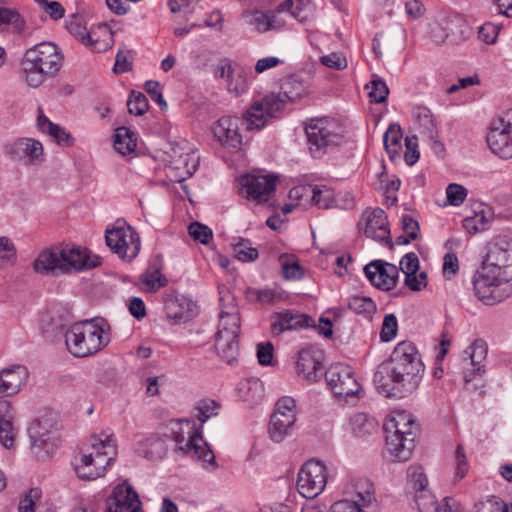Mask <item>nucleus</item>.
Listing matches in <instances>:
<instances>
[{
    "mask_svg": "<svg viewBox=\"0 0 512 512\" xmlns=\"http://www.w3.org/2000/svg\"><path fill=\"white\" fill-rule=\"evenodd\" d=\"M436 512H465L461 503L454 497H444L438 502Z\"/></svg>",
    "mask_w": 512,
    "mask_h": 512,
    "instance_id": "64",
    "label": "nucleus"
},
{
    "mask_svg": "<svg viewBox=\"0 0 512 512\" xmlns=\"http://www.w3.org/2000/svg\"><path fill=\"white\" fill-rule=\"evenodd\" d=\"M429 38L437 45L443 44L449 36L448 23L432 22L429 25Z\"/></svg>",
    "mask_w": 512,
    "mask_h": 512,
    "instance_id": "57",
    "label": "nucleus"
},
{
    "mask_svg": "<svg viewBox=\"0 0 512 512\" xmlns=\"http://www.w3.org/2000/svg\"><path fill=\"white\" fill-rule=\"evenodd\" d=\"M65 27L67 31L83 45L95 48L96 41L92 40L81 16L78 14H72L66 20Z\"/></svg>",
    "mask_w": 512,
    "mask_h": 512,
    "instance_id": "33",
    "label": "nucleus"
},
{
    "mask_svg": "<svg viewBox=\"0 0 512 512\" xmlns=\"http://www.w3.org/2000/svg\"><path fill=\"white\" fill-rule=\"evenodd\" d=\"M364 234L371 239L385 244L389 248L393 247L387 216L381 208L367 210L363 214Z\"/></svg>",
    "mask_w": 512,
    "mask_h": 512,
    "instance_id": "22",
    "label": "nucleus"
},
{
    "mask_svg": "<svg viewBox=\"0 0 512 512\" xmlns=\"http://www.w3.org/2000/svg\"><path fill=\"white\" fill-rule=\"evenodd\" d=\"M303 192L306 194H311L312 203L319 208L329 209L332 207H341V208H349L353 206V199L349 200L345 199L346 203L344 205L340 204L341 194L335 195L333 190L325 185H315V186H302L294 188L290 191L291 197H299L303 195Z\"/></svg>",
    "mask_w": 512,
    "mask_h": 512,
    "instance_id": "20",
    "label": "nucleus"
},
{
    "mask_svg": "<svg viewBox=\"0 0 512 512\" xmlns=\"http://www.w3.org/2000/svg\"><path fill=\"white\" fill-rule=\"evenodd\" d=\"M325 379L333 393L339 397L354 396L360 390L353 369L345 364L331 365L325 372Z\"/></svg>",
    "mask_w": 512,
    "mask_h": 512,
    "instance_id": "17",
    "label": "nucleus"
},
{
    "mask_svg": "<svg viewBox=\"0 0 512 512\" xmlns=\"http://www.w3.org/2000/svg\"><path fill=\"white\" fill-rule=\"evenodd\" d=\"M100 264L101 258L91 256L87 249L65 247L41 252L34 261V269L44 275L59 276L91 269Z\"/></svg>",
    "mask_w": 512,
    "mask_h": 512,
    "instance_id": "3",
    "label": "nucleus"
},
{
    "mask_svg": "<svg viewBox=\"0 0 512 512\" xmlns=\"http://www.w3.org/2000/svg\"><path fill=\"white\" fill-rule=\"evenodd\" d=\"M241 390L247 392L243 395V400L249 404H256L263 397V385L259 380L246 381L242 384Z\"/></svg>",
    "mask_w": 512,
    "mask_h": 512,
    "instance_id": "47",
    "label": "nucleus"
},
{
    "mask_svg": "<svg viewBox=\"0 0 512 512\" xmlns=\"http://www.w3.org/2000/svg\"><path fill=\"white\" fill-rule=\"evenodd\" d=\"M6 154L17 161L26 164H39L44 161L42 143L33 138H20L5 146Z\"/></svg>",
    "mask_w": 512,
    "mask_h": 512,
    "instance_id": "21",
    "label": "nucleus"
},
{
    "mask_svg": "<svg viewBox=\"0 0 512 512\" xmlns=\"http://www.w3.org/2000/svg\"><path fill=\"white\" fill-rule=\"evenodd\" d=\"M499 34V28L492 23H485L478 31L479 39L486 44H494Z\"/></svg>",
    "mask_w": 512,
    "mask_h": 512,
    "instance_id": "60",
    "label": "nucleus"
},
{
    "mask_svg": "<svg viewBox=\"0 0 512 512\" xmlns=\"http://www.w3.org/2000/svg\"><path fill=\"white\" fill-rule=\"evenodd\" d=\"M413 116L428 136L432 137L435 131V123L431 111L424 106H417L413 109Z\"/></svg>",
    "mask_w": 512,
    "mask_h": 512,
    "instance_id": "45",
    "label": "nucleus"
},
{
    "mask_svg": "<svg viewBox=\"0 0 512 512\" xmlns=\"http://www.w3.org/2000/svg\"><path fill=\"white\" fill-rule=\"evenodd\" d=\"M227 90L229 93L239 96L248 89V77L246 71L237 66L234 72L227 79Z\"/></svg>",
    "mask_w": 512,
    "mask_h": 512,
    "instance_id": "37",
    "label": "nucleus"
},
{
    "mask_svg": "<svg viewBox=\"0 0 512 512\" xmlns=\"http://www.w3.org/2000/svg\"><path fill=\"white\" fill-rule=\"evenodd\" d=\"M164 310L174 324L186 323L195 315V305L184 296L169 295L165 299Z\"/></svg>",
    "mask_w": 512,
    "mask_h": 512,
    "instance_id": "28",
    "label": "nucleus"
},
{
    "mask_svg": "<svg viewBox=\"0 0 512 512\" xmlns=\"http://www.w3.org/2000/svg\"><path fill=\"white\" fill-rule=\"evenodd\" d=\"M105 512H141L137 492L126 482L117 485L107 500Z\"/></svg>",
    "mask_w": 512,
    "mask_h": 512,
    "instance_id": "23",
    "label": "nucleus"
},
{
    "mask_svg": "<svg viewBox=\"0 0 512 512\" xmlns=\"http://www.w3.org/2000/svg\"><path fill=\"white\" fill-rule=\"evenodd\" d=\"M355 493L358 501H355L361 507L376 506L377 499L374 484L366 478H360L354 484Z\"/></svg>",
    "mask_w": 512,
    "mask_h": 512,
    "instance_id": "34",
    "label": "nucleus"
},
{
    "mask_svg": "<svg viewBox=\"0 0 512 512\" xmlns=\"http://www.w3.org/2000/svg\"><path fill=\"white\" fill-rule=\"evenodd\" d=\"M235 257L242 262H252L258 258V251L256 248L250 246V241L244 238L232 243Z\"/></svg>",
    "mask_w": 512,
    "mask_h": 512,
    "instance_id": "40",
    "label": "nucleus"
},
{
    "mask_svg": "<svg viewBox=\"0 0 512 512\" xmlns=\"http://www.w3.org/2000/svg\"><path fill=\"white\" fill-rule=\"evenodd\" d=\"M136 140L133 133L127 127H119L114 135V148L121 155H127L136 148Z\"/></svg>",
    "mask_w": 512,
    "mask_h": 512,
    "instance_id": "36",
    "label": "nucleus"
},
{
    "mask_svg": "<svg viewBox=\"0 0 512 512\" xmlns=\"http://www.w3.org/2000/svg\"><path fill=\"white\" fill-rule=\"evenodd\" d=\"M91 448L90 453H81L73 460L74 470L82 480L90 481L104 476L116 455V445L109 435L103 439L93 436Z\"/></svg>",
    "mask_w": 512,
    "mask_h": 512,
    "instance_id": "7",
    "label": "nucleus"
},
{
    "mask_svg": "<svg viewBox=\"0 0 512 512\" xmlns=\"http://www.w3.org/2000/svg\"><path fill=\"white\" fill-rule=\"evenodd\" d=\"M486 141L497 157L503 160L512 158V110L491 123Z\"/></svg>",
    "mask_w": 512,
    "mask_h": 512,
    "instance_id": "13",
    "label": "nucleus"
},
{
    "mask_svg": "<svg viewBox=\"0 0 512 512\" xmlns=\"http://www.w3.org/2000/svg\"><path fill=\"white\" fill-rule=\"evenodd\" d=\"M400 269L405 274V277L409 274L418 272L419 270V259L413 252L404 255L400 261Z\"/></svg>",
    "mask_w": 512,
    "mask_h": 512,
    "instance_id": "62",
    "label": "nucleus"
},
{
    "mask_svg": "<svg viewBox=\"0 0 512 512\" xmlns=\"http://www.w3.org/2000/svg\"><path fill=\"white\" fill-rule=\"evenodd\" d=\"M493 218L494 213L492 208L487 205H482L481 209L475 211L473 216H468L463 219V227L472 234L482 232L490 227Z\"/></svg>",
    "mask_w": 512,
    "mask_h": 512,
    "instance_id": "31",
    "label": "nucleus"
},
{
    "mask_svg": "<svg viewBox=\"0 0 512 512\" xmlns=\"http://www.w3.org/2000/svg\"><path fill=\"white\" fill-rule=\"evenodd\" d=\"M141 283L145 286V291L155 292L167 285V278L160 272L158 268L153 271H147L140 278Z\"/></svg>",
    "mask_w": 512,
    "mask_h": 512,
    "instance_id": "42",
    "label": "nucleus"
},
{
    "mask_svg": "<svg viewBox=\"0 0 512 512\" xmlns=\"http://www.w3.org/2000/svg\"><path fill=\"white\" fill-rule=\"evenodd\" d=\"M190 236L202 244H208L213 237L212 230L199 222H193L188 227Z\"/></svg>",
    "mask_w": 512,
    "mask_h": 512,
    "instance_id": "56",
    "label": "nucleus"
},
{
    "mask_svg": "<svg viewBox=\"0 0 512 512\" xmlns=\"http://www.w3.org/2000/svg\"><path fill=\"white\" fill-rule=\"evenodd\" d=\"M63 56L57 45L42 42L26 50L20 66L21 77L31 88H38L62 67Z\"/></svg>",
    "mask_w": 512,
    "mask_h": 512,
    "instance_id": "4",
    "label": "nucleus"
},
{
    "mask_svg": "<svg viewBox=\"0 0 512 512\" xmlns=\"http://www.w3.org/2000/svg\"><path fill=\"white\" fill-rule=\"evenodd\" d=\"M16 412L10 402L0 401V443L5 448H11L17 435L15 427Z\"/></svg>",
    "mask_w": 512,
    "mask_h": 512,
    "instance_id": "29",
    "label": "nucleus"
},
{
    "mask_svg": "<svg viewBox=\"0 0 512 512\" xmlns=\"http://www.w3.org/2000/svg\"><path fill=\"white\" fill-rule=\"evenodd\" d=\"M364 273L373 286L381 290L393 289L398 281L399 271L394 264L374 260L364 267Z\"/></svg>",
    "mask_w": 512,
    "mask_h": 512,
    "instance_id": "19",
    "label": "nucleus"
},
{
    "mask_svg": "<svg viewBox=\"0 0 512 512\" xmlns=\"http://www.w3.org/2000/svg\"><path fill=\"white\" fill-rule=\"evenodd\" d=\"M133 67V52L126 48H120L116 54L114 72L125 73L132 70Z\"/></svg>",
    "mask_w": 512,
    "mask_h": 512,
    "instance_id": "52",
    "label": "nucleus"
},
{
    "mask_svg": "<svg viewBox=\"0 0 512 512\" xmlns=\"http://www.w3.org/2000/svg\"><path fill=\"white\" fill-rule=\"evenodd\" d=\"M171 438L179 445L180 451L202 460L207 470L215 471L217 469L215 454L203 439L193 420L173 421L171 423Z\"/></svg>",
    "mask_w": 512,
    "mask_h": 512,
    "instance_id": "8",
    "label": "nucleus"
},
{
    "mask_svg": "<svg viewBox=\"0 0 512 512\" xmlns=\"http://www.w3.org/2000/svg\"><path fill=\"white\" fill-rule=\"evenodd\" d=\"M367 89H369V97L376 103L386 101L389 94L386 83L380 78L373 79L370 84L367 85Z\"/></svg>",
    "mask_w": 512,
    "mask_h": 512,
    "instance_id": "51",
    "label": "nucleus"
},
{
    "mask_svg": "<svg viewBox=\"0 0 512 512\" xmlns=\"http://www.w3.org/2000/svg\"><path fill=\"white\" fill-rule=\"evenodd\" d=\"M280 14L278 7L269 12L253 9L243 11L241 18L245 24L252 26L257 32L265 33L271 30H279L285 26L286 21Z\"/></svg>",
    "mask_w": 512,
    "mask_h": 512,
    "instance_id": "25",
    "label": "nucleus"
},
{
    "mask_svg": "<svg viewBox=\"0 0 512 512\" xmlns=\"http://www.w3.org/2000/svg\"><path fill=\"white\" fill-rule=\"evenodd\" d=\"M307 142L314 158L322 157L329 147L345 141V128L336 119L323 117L312 119L305 127Z\"/></svg>",
    "mask_w": 512,
    "mask_h": 512,
    "instance_id": "10",
    "label": "nucleus"
},
{
    "mask_svg": "<svg viewBox=\"0 0 512 512\" xmlns=\"http://www.w3.org/2000/svg\"><path fill=\"white\" fill-rule=\"evenodd\" d=\"M242 126H245L246 130H256V128H248L246 113L242 118L225 116L213 125V135L223 148L235 153L242 149L243 137L240 132Z\"/></svg>",
    "mask_w": 512,
    "mask_h": 512,
    "instance_id": "14",
    "label": "nucleus"
},
{
    "mask_svg": "<svg viewBox=\"0 0 512 512\" xmlns=\"http://www.w3.org/2000/svg\"><path fill=\"white\" fill-rule=\"evenodd\" d=\"M49 424L47 420H34L29 428L28 435L31 439L32 446H42L49 440Z\"/></svg>",
    "mask_w": 512,
    "mask_h": 512,
    "instance_id": "39",
    "label": "nucleus"
},
{
    "mask_svg": "<svg viewBox=\"0 0 512 512\" xmlns=\"http://www.w3.org/2000/svg\"><path fill=\"white\" fill-rule=\"evenodd\" d=\"M29 378L28 369L24 365H12L0 370V399L17 395Z\"/></svg>",
    "mask_w": 512,
    "mask_h": 512,
    "instance_id": "24",
    "label": "nucleus"
},
{
    "mask_svg": "<svg viewBox=\"0 0 512 512\" xmlns=\"http://www.w3.org/2000/svg\"><path fill=\"white\" fill-rule=\"evenodd\" d=\"M414 501L418 512H436L438 501L430 491L416 493Z\"/></svg>",
    "mask_w": 512,
    "mask_h": 512,
    "instance_id": "53",
    "label": "nucleus"
},
{
    "mask_svg": "<svg viewBox=\"0 0 512 512\" xmlns=\"http://www.w3.org/2000/svg\"><path fill=\"white\" fill-rule=\"evenodd\" d=\"M127 107L130 114L141 116L149 108L148 100L143 93L132 91L127 101Z\"/></svg>",
    "mask_w": 512,
    "mask_h": 512,
    "instance_id": "48",
    "label": "nucleus"
},
{
    "mask_svg": "<svg viewBox=\"0 0 512 512\" xmlns=\"http://www.w3.org/2000/svg\"><path fill=\"white\" fill-rule=\"evenodd\" d=\"M424 371L416 346L403 341L396 345L390 359L377 367L373 382L385 397L404 398L419 387Z\"/></svg>",
    "mask_w": 512,
    "mask_h": 512,
    "instance_id": "1",
    "label": "nucleus"
},
{
    "mask_svg": "<svg viewBox=\"0 0 512 512\" xmlns=\"http://www.w3.org/2000/svg\"><path fill=\"white\" fill-rule=\"evenodd\" d=\"M386 448L390 456L399 462L410 459L415 447L418 424L406 411H395L384 424Z\"/></svg>",
    "mask_w": 512,
    "mask_h": 512,
    "instance_id": "6",
    "label": "nucleus"
},
{
    "mask_svg": "<svg viewBox=\"0 0 512 512\" xmlns=\"http://www.w3.org/2000/svg\"><path fill=\"white\" fill-rule=\"evenodd\" d=\"M240 193L247 199L265 202L276 189L273 175L247 174L239 179Z\"/></svg>",
    "mask_w": 512,
    "mask_h": 512,
    "instance_id": "18",
    "label": "nucleus"
},
{
    "mask_svg": "<svg viewBox=\"0 0 512 512\" xmlns=\"http://www.w3.org/2000/svg\"><path fill=\"white\" fill-rule=\"evenodd\" d=\"M250 293L262 305H274L283 300L281 293L274 289H253Z\"/></svg>",
    "mask_w": 512,
    "mask_h": 512,
    "instance_id": "54",
    "label": "nucleus"
},
{
    "mask_svg": "<svg viewBox=\"0 0 512 512\" xmlns=\"http://www.w3.org/2000/svg\"><path fill=\"white\" fill-rule=\"evenodd\" d=\"M215 347L218 355L232 364L239 355L240 315L238 307L231 301L223 304L219 315Z\"/></svg>",
    "mask_w": 512,
    "mask_h": 512,
    "instance_id": "9",
    "label": "nucleus"
},
{
    "mask_svg": "<svg viewBox=\"0 0 512 512\" xmlns=\"http://www.w3.org/2000/svg\"><path fill=\"white\" fill-rule=\"evenodd\" d=\"M446 196L450 205L459 206L467 196V189L460 184L451 183L446 188Z\"/></svg>",
    "mask_w": 512,
    "mask_h": 512,
    "instance_id": "55",
    "label": "nucleus"
},
{
    "mask_svg": "<svg viewBox=\"0 0 512 512\" xmlns=\"http://www.w3.org/2000/svg\"><path fill=\"white\" fill-rule=\"evenodd\" d=\"M17 258L14 243L6 236H0V267L11 266Z\"/></svg>",
    "mask_w": 512,
    "mask_h": 512,
    "instance_id": "43",
    "label": "nucleus"
},
{
    "mask_svg": "<svg viewBox=\"0 0 512 512\" xmlns=\"http://www.w3.org/2000/svg\"><path fill=\"white\" fill-rule=\"evenodd\" d=\"M353 432L357 436L370 434L374 429V421L369 419L365 413H356L350 419Z\"/></svg>",
    "mask_w": 512,
    "mask_h": 512,
    "instance_id": "46",
    "label": "nucleus"
},
{
    "mask_svg": "<svg viewBox=\"0 0 512 512\" xmlns=\"http://www.w3.org/2000/svg\"><path fill=\"white\" fill-rule=\"evenodd\" d=\"M512 240L496 238L489 246L483 265L474 275L476 297L485 305H495L512 295Z\"/></svg>",
    "mask_w": 512,
    "mask_h": 512,
    "instance_id": "2",
    "label": "nucleus"
},
{
    "mask_svg": "<svg viewBox=\"0 0 512 512\" xmlns=\"http://www.w3.org/2000/svg\"><path fill=\"white\" fill-rule=\"evenodd\" d=\"M105 240L107 246L126 261L133 260L140 251L139 235L131 226L106 230Z\"/></svg>",
    "mask_w": 512,
    "mask_h": 512,
    "instance_id": "15",
    "label": "nucleus"
},
{
    "mask_svg": "<svg viewBox=\"0 0 512 512\" xmlns=\"http://www.w3.org/2000/svg\"><path fill=\"white\" fill-rule=\"evenodd\" d=\"M285 104V99L279 93L269 94L261 101L255 102L246 111L248 128H256V130H260L267 124L268 119L279 117L285 107Z\"/></svg>",
    "mask_w": 512,
    "mask_h": 512,
    "instance_id": "16",
    "label": "nucleus"
},
{
    "mask_svg": "<svg viewBox=\"0 0 512 512\" xmlns=\"http://www.w3.org/2000/svg\"><path fill=\"white\" fill-rule=\"evenodd\" d=\"M297 372L310 382H315L323 370L321 353L312 347L304 348L298 353Z\"/></svg>",
    "mask_w": 512,
    "mask_h": 512,
    "instance_id": "27",
    "label": "nucleus"
},
{
    "mask_svg": "<svg viewBox=\"0 0 512 512\" xmlns=\"http://www.w3.org/2000/svg\"><path fill=\"white\" fill-rule=\"evenodd\" d=\"M398 331V320L397 317L390 313L384 316L382 327L380 331V339L382 342H389L393 340Z\"/></svg>",
    "mask_w": 512,
    "mask_h": 512,
    "instance_id": "50",
    "label": "nucleus"
},
{
    "mask_svg": "<svg viewBox=\"0 0 512 512\" xmlns=\"http://www.w3.org/2000/svg\"><path fill=\"white\" fill-rule=\"evenodd\" d=\"M402 131L399 125L391 124L383 136L384 147L393 161L400 156Z\"/></svg>",
    "mask_w": 512,
    "mask_h": 512,
    "instance_id": "35",
    "label": "nucleus"
},
{
    "mask_svg": "<svg viewBox=\"0 0 512 512\" xmlns=\"http://www.w3.org/2000/svg\"><path fill=\"white\" fill-rule=\"evenodd\" d=\"M314 326L313 319L306 314L292 311L275 312L271 315V333L279 335L286 331H296Z\"/></svg>",
    "mask_w": 512,
    "mask_h": 512,
    "instance_id": "26",
    "label": "nucleus"
},
{
    "mask_svg": "<svg viewBox=\"0 0 512 512\" xmlns=\"http://www.w3.org/2000/svg\"><path fill=\"white\" fill-rule=\"evenodd\" d=\"M108 324L103 320H84L72 324L65 332V344L75 357H87L110 342Z\"/></svg>",
    "mask_w": 512,
    "mask_h": 512,
    "instance_id": "5",
    "label": "nucleus"
},
{
    "mask_svg": "<svg viewBox=\"0 0 512 512\" xmlns=\"http://www.w3.org/2000/svg\"><path fill=\"white\" fill-rule=\"evenodd\" d=\"M278 12H288L289 15L299 22H306L313 12L311 0H285L278 5Z\"/></svg>",
    "mask_w": 512,
    "mask_h": 512,
    "instance_id": "32",
    "label": "nucleus"
},
{
    "mask_svg": "<svg viewBox=\"0 0 512 512\" xmlns=\"http://www.w3.org/2000/svg\"><path fill=\"white\" fill-rule=\"evenodd\" d=\"M328 480L325 464L319 460H309L300 469L297 477V490L307 499H314L320 495Z\"/></svg>",
    "mask_w": 512,
    "mask_h": 512,
    "instance_id": "12",
    "label": "nucleus"
},
{
    "mask_svg": "<svg viewBox=\"0 0 512 512\" xmlns=\"http://www.w3.org/2000/svg\"><path fill=\"white\" fill-rule=\"evenodd\" d=\"M488 347L484 340L476 339L464 351L463 367L464 380L468 391L477 392L479 396H484L483 390L485 382L483 375L485 374L482 363L487 357Z\"/></svg>",
    "mask_w": 512,
    "mask_h": 512,
    "instance_id": "11",
    "label": "nucleus"
},
{
    "mask_svg": "<svg viewBox=\"0 0 512 512\" xmlns=\"http://www.w3.org/2000/svg\"><path fill=\"white\" fill-rule=\"evenodd\" d=\"M455 463H456V471H455V479L461 480L465 477L468 472L469 465L464 453V448L462 445H458L455 451Z\"/></svg>",
    "mask_w": 512,
    "mask_h": 512,
    "instance_id": "59",
    "label": "nucleus"
},
{
    "mask_svg": "<svg viewBox=\"0 0 512 512\" xmlns=\"http://www.w3.org/2000/svg\"><path fill=\"white\" fill-rule=\"evenodd\" d=\"M321 64L328 68L343 70L347 67V59L340 52H333L320 58Z\"/></svg>",
    "mask_w": 512,
    "mask_h": 512,
    "instance_id": "58",
    "label": "nucleus"
},
{
    "mask_svg": "<svg viewBox=\"0 0 512 512\" xmlns=\"http://www.w3.org/2000/svg\"><path fill=\"white\" fill-rule=\"evenodd\" d=\"M279 94L283 96L286 102H294L306 94V87L301 81L290 78L284 82L282 92Z\"/></svg>",
    "mask_w": 512,
    "mask_h": 512,
    "instance_id": "41",
    "label": "nucleus"
},
{
    "mask_svg": "<svg viewBox=\"0 0 512 512\" xmlns=\"http://www.w3.org/2000/svg\"><path fill=\"white\" fill-rule=\"evenodd\" d=\"M4 25H11L17 33H22L25 27L24 20L17 11L0 7V26Z\"/></svg>",
    "mask_w": 512,
    "mask_h": 512,
    "instance_id": "44",
    "label": "nucleus"
},
{
    "mask_svg": "<svg viewBox=\"0 0 512 512\" xmlns=\"http://www.w3.org/2000/svg\"><path fill=\"white\" fill-rule=\"evenodd\" d=\"M274 347L271 342L259 343L257 345V359L263 366L271 365L273 362Z\"/></svg>",
    "mask_w": 512,
    "mask_h": 512,
    "instance_id": "61",
    "label": "nucleus"
},
{
    "mask_svg": "<svg viewBox=\"0 0 512 512\" xmlns=\"http://www.w3.org/2000/svg\"><path fill=\"white\" fill-rule=\"evenodd\" d=\"M282 265V274L288 280H297L303 276V268L289 256L282 255L280 257Z\"/></svg>",
    "mask_w": 512,
    "mask_h": 512,
    "instance_id": "49",
    "label": "nucleus"
},
{
    "mask_svg": "<svg viewBox=\"0 0 512 512\" xmlns=\"http://www.w3.org/2000/svg\"><path fill=\"white\" fill-rule=\"evenodd\" d=\"M347 307L349 310L364 317H371L376 312L374 301L365 296H352L348 299Z\"/></svg>",
    "mask_w": 512,
    "mask_h": 512,
    "instance_id": "38",
    "label": "nucleus"
},
{
    "mask_svg": "<svg viewBox=\"0 0 512 512\" xmlns=\"http://www.w3.org/2000/svg\"><path fill=\"white\" fill-rule=\"evenodd\" d=\"M41 496V491L37 488L31 489L18 505L19 512H34L35 501Z\"/></svg>",
    "mask_w": 512,
    "mask_h": 512,
    "instance_id": "63",
    "label": "nucleus"
},
{
    "mask_svg": "<svg viewBox=\"0 0 512 512\" xmlns=\"http://www.w3.org/2000/svg\"><path fill=\"white\" fill-rule=\"evenodd\" d=\"M296 422L295 414H285L274 411L269 424V434L273 441L281 442L290 432Z\"/></svg>",
    "mask_w": 512,
    "mask_h": 512,
    "instance_id": "30",
    "label": "nucleus"
}]
</instances>
